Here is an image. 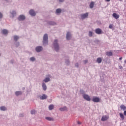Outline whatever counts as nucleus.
<instances>
[{"label":"nucleus","mask_w":126,"mask_h":126,"mask_svg":"<svg viewBox=\"0 0 126 126\" xmlns=\"http://www.w3.org/2000/svg\"><path fill=\"white\" fill-rule=\"evenodd\" d=\"M125 63H126V60L125 61Z\"/></svg>","instance_id":"obj_45"},{"label":"nucleus","mask_w":126,"mask_h":126,"mask_svg":"<svg viewBox=\"0 0 126 126\" xmlns=\"http://www.w3.org/2000/svg\"><path fill=\"white\" fill-rule=\"evenodd\" d=\"M2 17H3L2 14L1 12H0V18H2Z\"/></svg>","instance_id":"obj_35"},{"label":"nucleus","mask_w":126,"mask_h":126,"mask_svg":"<svg viewBox=\"0 0 126 126\" xmlns=\"http://www.w3.org/2000/svg\"><path fill=\"white\" fill-rule=\"evenodd\" d=\"M106 55L108 56V57H111L113 56V53L111 51L110 52H106Z\"/></svg>","instance_id":"obj_18"},{"label":"nucleus","mask_w":126,"mask_h":126,"mask_svg":"<svg viewBox=\"0 0 126 126\" xmlns=\"http://www.w3.org/2000/svg\"><path fill=\"white\" fill-rule=\"evenodd\" d=\"M54 106L53 105V104H51V105H49V109L50 110H53V109H54Z\"/></svg>","instance_id":"obj_22"},{"label":"nucleus","mask_w":126,"mask_h":126,"mask_svg":"<svg viewBox=\"0 0 126 126\" xmlns=\"http://www.w3.org/2000/svg\"><path fill=\"white\" fill-rule=\"evenodd\" d=\"M22 94V92H15V95L16 96H18L19 95H21Z\"/></svg>","instance_id":"obj_21"},{"label":"nucleus","mask_w":126,"mask_h":126,"mask_svg":"<svg viewBox=\"0 0 126 126\" xmlns=\"http://www.w3.org/2000/svg\"><path fill=\"white\" fill-rule=\"evenodd\" d=\"M2 32L3 34H7L8 33V31L6 29H4L2 31Z\"/></svg>","instance_id":"obj_15"},{"label":"nucleus","mask_w":126,"mask_h":126,"mask_svg":"<svg viewBox=\"0 0 126 126\" xmlns=\"http://www.w3.org/2000/svg\"><path fill=\"white\" fill-rule=\"evenodd\" d=\"M67 107H65V106H64V107H62V108H60V110L61 111H66L67 110Z\"/></svg>","instance_id":"obj_19"},{"label":"nucleus","mask_w":126,"mask_h":126,"mask_svg":"<svg viewBox=\"0 0 126 126\" xmlns=\"http://www.w3.org/2000/svg\"><path fill=\"white\" fill-rule=\"evenodd\" d=\"M31 113L32 115H34L36 113V111H35V110H32L31 112Z\"/></svg>","instance_id":"obj_32"},{"label":"nucleus","mask_w":126,"mask_h":126,"mask_svg":"<svg viewBox=\"0 0 126 126\" xmlns=\"http://www.w3.org/2000/svg\"><path fill=\"white\" fill-rule=\"evenodd\" d=\"M30 60L32 62H34V61H35V58H34V57H31L30 58Z\"/></svg>","instance_id":"obj_31"},{"label":"nucleus","mask_w":126,"mask_h":126,"mask_svg":"<svg viewBox=\"0 0 126 126\" xmlns=\"http://www.w3.org/2000/svg\"><path fill=\"white\" fill-rule=\"evenodd\" d=\"M77 124H78V125H81V124H82V123H81L80 122H79V121H78V122H77Z\"/></svg>","instance_id":"obj_37"},{"label":"nucleus","mask_w":126,"mask_h":126,"mask_svg":"<svg viewBox=\"0 0 126 126\" xmlns=\"http://www.w3.org/2000/svg\"><path fill=\"white\" fill-rule=\"evenodd\" d=\"M120 116L123 120H125V116H124V114L122 113H120Z\"/></svg>","instance_id":"obj_27"},{"label":"nucleus","mask_w":126,"mask_h":126,"mask_svg":"<svg viewBox=\"0 0 126 126\" xmlns=\"http://www.w3.org/2000/svg\"><path fill=\"white\" fill-rule=\"evenodd\" d=\"M96 62L98 63H102V59L101 58H97L96 59Z\"/></svg>","instance_id":"obj_17"},{"label":"nucleus","mask_w":126,"mask_h":126,"mask_svg":"<svg viewBox=\"0 0 126 126\" xmlns=\"http://www.w3.org/2000/svg\"><path fill=\"white\" fill-rule=\"evenodd\" d=\"M71 38V35L70 32H67L66 33V39L69 40Z\"/></svg>","instance_id":"obj_12"},{"label":"nucleus","mask_w":126,"mask_h":126,"mask_svg":"<svg viewBox=\"0 0 126 126\" xmlns=\"http://www.w3.org/2000/svg\"><path fill=\"white\" fill-rule=\"evenodd\" d=\"M50 24L51 25H55L56 24V23L55 22H51V23H50Z\"/></svg>","instance_id":"obj_34"},{"label":"nucleus","mask_w":126,"mask_h":126,"mask_svg":"<svg viewBox=\"0 0 126 126\" xmlns=\"http://www.w3.org/2000/svg\"><path fill=\"white\" fill-rule=\"evenodd\" d=\"M119 68L120 69H123V66H119Z\"/></svg>","instance_id":"obj_38"},{"label":"nucleus","mask_w":126,"mask_h":126,"mask_svg":"<svg viewBox=\"0 0 126 126\" xmlns=\"http://www.w3.org/2000/svg\"><path fill=\"white\" fill-rule=\"evenodd\" d=\"M92 101L95 103H98L100 102V98L97 97V96H94L92 99Z\"/></svg>","instance_id":"obj_4"},{"label":"nucleus","mask_w":126,"mask_h":126,"mask_svg":"<svg viewBox=\"0 0 126 126\" xmlns=\"http://www.w3.org/2000/svg\"><path fill=\"white\" fill-rule=\"evenodd\" d=\"M45 119L49 121H53V119L52 118H50V117H46Z\"/></svg>","instance_id":"obj_28"},{"label":"nucleus","mask_w":126,"mask_h":126,"mask_svg":"<svg viewBox=\"0 0 126 126\" xmlns=\"http://www.w3.org/2000/svg\"><path fill=\"white\" fill-rule=\"evenodd\" d=\"M50 81V79H49V78H45V79H44V82L47 83L48 82Z\"/></svg>","instance_id":"obj_25"},{"label":"nucleus","mask_w":126,"mask_h":126,"mask_svg":"<svg viewBox=\"0 0 126 126\" xmlns=\"http://www.w3.org/2000/svg\"><path fill=\"white\" fill-rule=\"evenodd\" d=\"M120 108L121 110H126V106H125L124 104H122Z\"/></svg>","instance_id":"obj_16"},{"label":"nucleus","mask_w":126,"mask_h":126,"mask_svg":"<svg viewBox=\"0 0 126 126\" xmlns=\"http://www.w3.org/2000/svg\"><path fill=\"white\" fill-rule=\"evenodd\" d=\"M0 109L1 111H6V108L5 107V106H1L0 107Z\"/></svg>","instance_id":"obj_23"},{"label":"nucleus","mask_w":126,"mask_h":126,"mask_svg":"<svg viewBox=\"0 0 126 126\" xmlns=\"http://www.w3.org/2000/svg\"><path fill=\"white\" fill-rule=\"evenodd\" d=\"M42 88L44 91H46L47 90V86L45 83H42Z\"/></svg>","instance_id":"obj_14"},{"label":"nucleus","mask_w":126,"mask_h":126,"mask_svg":"<svg viewBox=\"0 0 126 126\" xmlns=\"http://www.w3.org/2000/svg\"><path fill=\"white\" fill-rule=\"evenodd\" d=\"M64 0H59V1L61 2H62Z\"/></svg>","instance_id":"obj_41"},{"label":"nucleus","mask_w":126,"mask_h":126,"mask_svg":"<svg viewBox=\"0 0 126 126\" xmlns=\"http://www.w3.org/2000/svg\"><path fill=\"white\" fill-rule=\"evenodd\" d=\"M39 97L40 100L46 99L48 98V96L46 95V94H43L42 96Z\"/></svg>","instance_id":"obj_10"},{"label":"nucleus","mask_w":126,"mask_h":126,"mask_svg":"<svg viewBox=\"0 0 126 126\" xmlns=\"http://www.w3.org/2000/svg\"><path fill=\"white\" fill-rule=\"evenodd\" d=\"M19 43H18V46H19Z\"/></svg>","instance_id":"obj_44"},{"label":"nucleus","mask_w":126,"mask_h":126,"mask_svg":"<svg viewBox=\"0 0 126 126\" xmlns=\"http://www.w3.org/2000/svg\"><path fill=\"white\" fill-rule=\"evenodd\" d=\"M75 66H76V67H78V66H79V64H78V63H76L75 64Z\"/></svg>","instance_id":"obj_36"},{"label":"nucleus","mask_w":126,"mask_h":126,"mask_svg":"<svg viewBox=\"0 0 126 126\" xmlns=\"http://www.w3.org/2000/svg\"><path fill=\"white\" fill-rule=\"evenodd\" d=\"M122 59H123V58H122V57H120V58H119V60H120V61L122 60Z\"/></svg>","instance_id":"obj_42"},{"label":"nucleus","mask_w":126,"mask_h":126,"mask_svg":"<svg viewBox=\"0 0 126 126\" xmlns=\"http://www.w3.org/2000/svg\"><path fill=\"white\" fill-rule=\"evenodd\" d=\"M29 13L31 16H35L36 15V13L33 9L30 10L29 11Z\"/></svg>","instance_id":"obj_9"},{"label":"nucleus","mask_w":126,"mask_h":126,"mask_svg":"<svg viewBox=\"0 0 126 126\" xmlns=\"http://www.w3.org/2000/svg\"><path fill=\"white\" fill-rule=\"evenodd\" d=\"M113 24H110L109 26V29H113Z\"/></svg>","instance_id":"obj_33"},{"label":"nucleus","mask_w":126,"mask_h":126,"mask_svg":"<svg viewBox=\"0 0 126 126\" xmlns=\"http://www.w3.org/2000/svg\"><path fill=\"white\" fill-rule=\"evenodd\" d=\"M95 32L97 34H102V30L100 28H97L95 29Z\"/></svg>","instance_id":"obj_5"},{"label":"nucleus","mask_w":126,"mask_h":126,"mask_svg":"<svg viewBox=\"0 0 126 126\" xmlns=\"http://www.w3.org/2000/svg\"><path fill=\"white\" fill-rule=\"evenodd\" d=\"M81 17L82 19H84L88 17V13H86L81 15Z\"/></svg>","instance_id":"obj_6"},{"label":"nucleus","mask_w":126,"mask_h":126,"mask_svg":"<svg viewBox=\"0 0 126 126\" xmlns=\"http://www.w3.org/2000/svg\"><path fill=\"white\" fill-rule=\"evenodd\" d=\"M58 42V40L57 39L55 40L54 43V46L56 51H58L59 50V46Z\"/></svg>","instance_id":"obj_2"},{"label":"nucleus","mask_w":126,"mask_h":126,"mask_svg":"<svg viewBox=\"0 0 126 126\" xmlns=\"http://www.w3.org/2000/svg\"><path fill=\"white\" fill-rule=\"evenodd\" d=\"M62 12V9L61 8H58L56 10L57 13H61Z\"/></svg>","instance_id":"obj_26"},{"label":"nucleus","mask_w":126,"mask_h":126,"mask_svg":"<svg viewBox=\"0 0 126 126\" xmlns=\"http://www.w3.org/2000/svg\"><path fill=\"white\" fill-rule=\"evenodd\" d=\"M19 38V37L17 35L14 36V40L15 41H17Z\"/></svg>","instance_id":"obj_24"},{"label":"nucleus","mask_w":126,"mask_h":126,"mask_svg":"<svg viewBox=\"0 0 126 126\" xmlns=\"http://www.w3.org/2000/svg\"><path fill=\"white\" fill-rule=\"evenodd\" d=\"M108 119H109V117H108L107 116H104L102 117L101 121H106Z\"/></svg>","instance_id":"obj_13"},{"label":"nucleus","mask_w":126,"mask_h":126,"mask_svg":"<svg viewBox=\"0 0 126 126\" xmlns=\"http://www.w3.org/2000/svg\"><path fill=\"white\" fill-rule=\"evenodd\" d=\"M48 34L47 33H46L44 35L43 38V45L48 44Z\"/></svg>","instance_id":"obj_1"},{"label":"nucleus","mask_w":126,"mask_h":126,"mask_svg":"<svg viewBox=\"0 0 126 126\" xmlns=\"http://www.w3.org/2000/svg\"><path fill=\"white\" fill-rule=\"evenodd\" d=\"M94 7V2L92 1L90 4V7L91 8H93Z\"/></svg>","instance_id":"obj_20"},{"label":"nucleus","mask_w":126,"mask_h":126,"mask_svg":"<svg viewBox=\"0 0 126 126\" xmlns=\"http://www.w3.org/2000/svg\"><path fill=\"white\" fill-rule=\"evenodd\" d=\"M35 50L37 52H40L43 50V47L42 46H37L35 48Z\"/></svg>","instance_id":"obj_7"},{"label":"nucleus","mask_w":126,"mask_h":126,"mask_svg":"<svg viewBox=\"0 0 126 126\" xmlns=\"http://www.w3.org/2000/svg\"><path fill=\"white\" fill-rule=\"evenodd\" d=\"M105 1L107 2H110V1H111V0H105Z\"/></svg>","instance_id":"obj_43"},{"label":"nucleus","mask_w":126,"mask_h":126,"mask_svg":"<svg viewBox=\"0 0 126 126\" xmlns=\"http://www.w3.org/2000/svg\"><path fill=\"white\" fill-rule=\"evenodd\" d=\"M112 16L115 19H118L120 18V15L119 14L116 13H113L112 14Z\"/></svg>","instance_id":"obj_11"},{"label":"nucleus","mask_w":126,"mask_h":126,"mask_svg":"<svg viewBox=\"0 0 126 126\" xmlns=\"http://www.w3.org/2000/svg\"><path fill=\"white\" fill-rule=\"evenodd\" d=\"M123 0H120V1H122Z\"/></svg>","instance_id":"obj_46"},{"label":"nucleus","mask_w":126,"mask_h":126,"mask_svg":"<svg viewBox=\"0 0 126 126\" xmlns=\"http://www.w3.org/2000/svg\"><path fill=\"white\" fill-rule=\"evenodd\" d=\"M83 97L84 99H85L87 101H90V100H91V98L90 96L88 95V94H83Z\"/></svg>","instance_id":"obj_3"},{"label":"nucleus","mask_w":126,"mask_h":126,"mask_svg":"<svg viewBox=\"0 0 126 126\" xmlns=\"http://www.w3.org/2000/svg\"><path fill=\"white\" fill-rule=\"evenodd\" d=\"M124 115H125V116H126V111H124Z\"/></svg>","instance_id":"obj_40"},{"label":"nucleus","mask_w":126,"mask_h":126,"mask_svg":"<svg viewBox=\"0 0 126 126\" xmlns=\"http://www.w3.org/2000/svg\"><path fill=\"white\" fill-rule=\"evenodd\" d=\"M84 62L85 63H87V62H88V61L87 60H85Z\"/></svg>","instance_id":"obj_39"},{"label":"nucleus","mask_w":126,"mask_h":126,"mask_svg":"<svg viewBox=\"0 0 126 126\" xmlns=\"http://www.w3.org/2000/svg\"><path fill=\"white\" fill-rule=\"evenodd\" d=\"M92 34H93V32L91 31H89V36L90 37H91V36H92Z\"/></svg>","instance_id":"obj_30"},{"label":"nucleus","mask_w":126,"mask_h":126,"mask_svg":"<svg viewBox=\"0 0 126 126\" xmlns=\"http://www.w3.org/2000/svg\"><path fill=\"white\" fill-rule=\"evenodd\" d=\"M26 19V17L24 15H21L18 17V20L19 21H23Z\"/></svg>","instance_id":"obj_8"},{"label":"nucleus","mask_w":126,"mask_h":126,"mask_svg":"<svg viewBox=\"0 0 126 126\" xmlns=\"http://www.w3.org/2000/svg\"><path fill=\"white\" fill-rule=\"evenodd\" d=\"M11 14L13 16V17H14V16H15L16 15V12L15 11H13L11 12Z\"/></svg>","instance_id":"obj_29"}]
</instances>
